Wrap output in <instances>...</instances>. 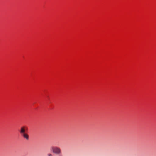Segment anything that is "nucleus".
<instances>
[{
  "label": "nucleus",
  "instance_id": "obj_3",
  "mask_svg": "<svg viewBox=\"0 0 156 156\" xmlns=\"http://www.w3.org/2000/svg\"><path fill=\"white\" fill-rule=\"evenodd\" d=\"M24 138H25L27 140H29V135L27 133H24L21 135Z\"/></svg>",
  "mask_w": 156,
  "mask_h": 156
},
{
  "label": "nucleus",
  "instance_id": "obj_4",
  "mask_svg": "<svg viewBox=\"0 0 156 156\" xmlns=\"http://www.w3.org/2000/svg\"><path fill=\"white\" fill-rule=\"evenodd\" d=\"M47 156H53L51 154H50V153L48 154H47Z\"/></svg>",
  "mask_w": 156,
  "mask_h": 156
},
{
  "label": "nucleus",
  "instance_id": "obj_1",
  "mask_svg": "<svg viewBox=\"0 0 156 156\" xmlns=\"http://www.w3.org/2000/svg\"><path fill=\"white\" fill-rule=\"evenodd\" d=\"M51 150L52 152L55 154L60 155L62 153V151L60 148L57 146H53L51 147Z\"/></svg>",
  "mask_w": 156,
  "mask_h": 156
},
{
  "label": "nucleus",
  "instance_id": "obj_2",
  "mask_svg": "<svg viewBox=\"0 0 156 156\" xmlns=\"http://www.w3.org/2000/svg\"><path fill=\"white\" fill-rule=\"evenodd\" d=\"M26 128V127L24 126L21 127L20 131V133L21 135L25 133Z\"/></svg>",
  "mask_w": 156,
  "mask_h": 156
}]
</instances>
